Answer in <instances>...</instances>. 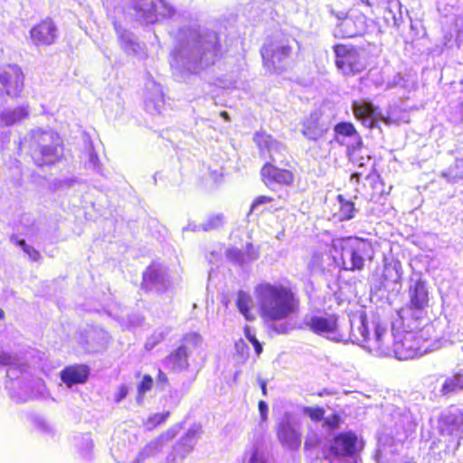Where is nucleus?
I'll return each mask as SVG.
<instances>
[{"label": "nucleus", "mask_w": 463, "mask_h": 463, "mask_svg": "<svg viewBox=\"0 0 463 463\" xmlns=\"http://www.w3.org/2000/svg\"><path fill=\"white\" fill-rule=\"evenodd\" d=\"M258 312L266 323L286 320L300 310V298L289 285L260 282L254 288Z\"/></svg>", "instance_id": "f257e3e1"}, {"label": "nucleus", "mask_w": 463, "mask_h": 463, "mask_svg": "<svg viewBox=\"0 0 463 463\" xmlns=\"http://www.w3.org/2000/svg\"><path fill=\"white\" fill-rule=\"evenodd\" d=\"M373 244L368 239L357 236H345L333 239L330 254L333 262L345 271H361L365 260L372 259Z\"/></svg>", "instance_id": "f03ea898"}, {"label": "nucleus", "mask_w": 463, "mask_h": 463, "mask_svg": "<svg viewBox=\"0 0 463 463\" xmlns=\"http://www.w3.org/2000/svg\"><path fill=\"white\" fill-rule=\"evenodd\" d=\"M364 448V441L352 430L336 433L322 449V458L328 463H347Z\"/></svg>", "instance_id": "7ed1b4c3"}, {"label": "nucleus", "mask_w": 463, "mask_h": 463, "mask_svg": "<svg viewBox=\"0 0 463 463\" xmlns=\"http://www.w3.org/2000/svg\"><path fill=\"white\" fill-rule=\"evenodd\" d=\"M31 156L39 167L49 166L60 162L63 157L64 146L61 137L52 131L38 133Z\"/></svg>", "instance_id": "20e7f679"}, {"label": "nucleus", "mask_w": 463, "mask_h": 463, "mask_svg": "<svg viewBox=\"0 0 463 463\" xmlns=\"http://www.w3.org/2000/svg\"><path fill=\"white\" fill-rule=\"evenodd\" d=\"M430 335L422 328L420 331H407L396 335L392 354L399 360L414 359L430 349Z\"/></svg>", "instance_id": "39448f33"}, {"label": "nucleus", "mask_w": 463, "mask_h": 463, "mask_svg": "<svg viewBox=\"0 0 463 463\" xmlns=\"http://www.w3.org/2000/svg\"><path fill=\"white\" fill-rule=\"evenodd\" d=\"M336 69L346 77L356 76L366 70L367 62L361 48L336 43L332 47Z\"/></svg>", "instance_id": "423d86ee"}, {"label": "nucleus", "mask_w": 463, "mask_h": 463, "mask_svg": "<svg viewBox=\"0 0 463 463\" xmlns=\"http://www.w3.org/2000/svg\"><path fill=\"white\" fill-rule=\"evenodd\" d=\"M291 53L292 47L288 38L272 39L260 49L263 66L269 73L284 71Z\"/></svg>", "instance_id": "0eeeda50"}, {"label": "nucleus", "mask_w": 463, "mask_h": 463, "mask_svg": "<svg viewBox=\"0 0 463 463\" xmlns=\"http://www.w3.org/2000/svg\"><path fill=\"white\" fill-rule=\"evenodd\" d=\"M203 341L202 335L196 332H189L184 334L179 345L171 351L165 358L167 368L173 372H182L189 368L188 357L192 349L201 345Z\"/></svg>", "instance_id": "6e6552de"}, {"label": "nucleus", "mask_w": 463, "mask_h": 463, "mask_svg": "<svg viewBox=\"0 0 463 463\" xmlns=\"http://www.w3.org/2000/svg\"><path fill=\"white\" fill-rule=\"evenodd\" d=\"M25 87V74L16 63L0 65V96L5 95L11 99L23 96Z\"/></svg>", "instance_id": "1a4fd4ad"}, {"label": "nucleus", "mask_w": 463, "mask_h": 463, "mask_svg": "<svg viewBox=\"0 0 463 463\" xmlns=\"http://www.w3.org/2000/svg\"><path fill=\"white\" fill-rule=\"evenodd\" d=\"M363 336L364 347L370 353L384 356L392 354L396 338L393 332L376 326L372 337L365 332L363 333Z\"/></svg>", "instance_id": "9d476101"}, {"label": "nucleus", "mask_w": 463, "mask_h": 463, "mask_svg": "<svg viewBox=\"0 0 463 463\" xmlns=\"http://www.w3.org/2000/svg\"><path fill=\"white\" fill-rule=\"evenodd\" d=\"M260 175L261 182L268 188H271L273 185L289 187L295 183L293 170L279 167L274 164V160H269L261 166Z\"/></svg>", "instance_id": "9b49d317"}, {"label": "nucleus", "mask_w": 463, "mask_h": 463, "mask_svg": "<svg viewBox=\"0 0 463 463\" xmlns=\"http://www.w3.org/2000/svg\"><path fill=\"white\" fill-rule=\"evenodd\" d=\"M366 29V17L352 14L341 18L337 22L333 34L338 39L354 38L363 35Z\"/></svg>", "instance_id": "f8f14e48"}, {"label": "nucleus", "mask_w": 463, "mask_h": 463, "mask_svg": "<svg viewBox=\"0 0 463 463\" xmlns=\"http://www.w3.org/2000/svg\"><path fill=\"white\" fill-rule=\"evenodd\" d=\"M352 111L354 118L360 121L364 127L370 129L373 128L377 123L384 119L379 108L367 100H354L352 102Z\"/></svg>", "instance_id": "ddd939ff"}, {"label": "nucleus", "mask_w": 463, "mask_h": 463, "mask_svg": "<svg viewBox=\"0 0 463 463\" xmlns=\"http://www.w3.org/2000/svg\"><path fill=\"white\" fill-rule=\"evenodd\" d=\"M30 36L37 46H48L55 43L59 36V30L54 21L46 17L32 27Z\"/></svg>", "instance_id": "4468645a"}, {"label": "nucleus", "mask_w": 463, "mask_h": 463, "mask_svg": "<svg viewBox=\"0 0 463 463\" xmlns=\"http://www.w3.org/2000/svg\"><path fill=\"white\" fill-rule=\"evenodd\" d=\"M348 159L353 167H364L363 171H352L351 182L355 180V183L362 178L368 179L371 177L374 171L373 165L371 163V157L358 146H352L347 149Z\"/></svg>", "instance_id": "2eb2a0df"}, {"label": "nucleus", "mask_w": 463, "mask_h": 463, "mask_svg": "<svg viewBox=\"0 0 463 463\" xmlns=\"http://www.w3.org/2000/svg\"><path fill=\"white\" fill-rule=\"evenodd\" d=\"M260 156H268L274 160V154H279L286 151V146L277 140L272 135L266 131H257L252 137Z\"/></svg>", "instance_id": "dca6fc26"}, {"label": "nucleus", "mask_w": 463, "mask_h": 463, "mask_svg": "<svg viewBox=\"0 0 463 463\" xmlns=\"http://www.w3.org/2000/svg\"><path fill=\"white\" fill-rule=\"evenodd\" d=\"M338 318L335 313L314 315L306 322V326L316 335L334 334L338 331Z\"/></svg>", "instance_id": "f3484780"}, {"label": "nucleus", "mask_w": 463, "mask_h": 463, "mask_svg": "<svg viewBox=\"0 0 463 463\" xmlns=\"http://www.w3.org/2000/svg\"><path fill=\"white\" fill-rule=\"evenodd\" d=\"M327 132V127L322 120V113L318 110L310 112L302 121V135L312 141H317Z\"/></svg>", "instance_id": "a211bd4d"}, {"label": "nucleus", "mask_w": 463, "mask_h": 463, "mask_svg": "<svg viewBox=\"0 0 463 463\" xmlns=\"http://www.w3.org/2000/svg\"><path fill=\"white\" fill-rule=\"evenodd\" d=\"M409 308L422 311L429 307L430 294L425 280L419 279L409 286Z\"/></svg>", "instance_id": "6ab92c4d"}, {"label": "nucleus", "mask_w": 463, "mask_h": 463, "mask_svg": "<svg viewBox=\"0 0 463 463\" xmlns=\"http://www.w3.org/2000/svg\"><path fill=\"white\" fill-rule=\"evenodd\" d=\"M276 434L280 444L289 449L297 450L301 445V432L289 420H282L277 426Z\"/></svg>", "instance_id": "aec40b11"}, {"label": "nucleus", "mask_w": 463, "mask_h": 463, "mask_svg": "<svg viewBox=\"0 0 463 463\" xmlns=\"http://www.w3.org/2000/svg\"><path fill=\"white\" fill-rule=\"evenodd\" d=\"M439 423L441 434L451 436L459 433L463 427V411L451 407L439 417Z\"/></svg>", "instance_id": "412c9836"}, {"label": "nucleus", "mask_w": 463, "mask_h": 463, "mask_svg": "<svg viewBox=\"0 0 463 463\" xmlns=\"http://www.w3.org/2000/svg\"><path fill=\"white\" fill-rule=\"evenodd\" d=\"M89 377L90 368L83 364H74L65 366L60 372V378L67 387L85 383Z\"/></svg>", "instance_id": "4be33fe9"}, {"label": "nucleus", "mask_w": 463, "mask_h": 463, "mask_svg": "<svg viewBox=\"0 0 463 463\" xmlns=\"http://www.w3.org/2000/svg\"><path fill=\"white\" fill-rule=\"evenodd\" d=\"M162 286L161 291L166 288L165 281L161 269L156 264H150L142 275L141 288L146 291L151 290L154 286Z\"/></svg>", "instance_id": "5701e85b"}, {"label": "nucleus", "mask_w": 463, "mask_h": 463, "mask_svg": "<svg viewBox=\"0 0 463 463\" xmlns=\"http://www.w3.org/2000/svg\"><path fill=\"white\" fill-rule=\"evenodd\" d=\"M194 447V438L191 436H185L180 439L173 447L172 451L168 455L166 461L167 463H174L177 459L184 458L190 454Z\"/></svg>", "instance_id": "b1692460"}, {"label": "nucleus", "mask_w": 463, "mask_h": 463, "mask_svg": "<svg viewBox=\"0 0 463 463\" xmlns=\"http://www.w3.org/2000/svg\"><path fill=\"white\" fill-rule=\"evenodd\" d=\"M27 117L28 110L24 106L5 110L0 114V128L11 127L25 119Z\"/></svg>", "instance_id": "393cba45"}, {"label": "nucleus", "mask_w": 463, "mask_h": 463, "mask_svg": "<svg viewBox=\"0 0 463 463\" xmlns=\"http://www.w3.org/2000/svg\"><path fill=\"white\" fill-rule=\"evenodd\" d=\"M159 1L160 0H134L133 8L143 18L154 21L157 14V4Z\"/></svg>", "instance_id": "a878e982"}, {"label": "nucleus", "mask_w": 463, "mask_h": 463, "mask_svg": "<svg viewBox=\"0 0 463 463\" xmlns=\"http://www.w3.org/2000/svg\"><path fill=\"white\" fill-rule=\"evenodd\" d=\"M372 187V191L368 193L370 200L375 201L383 195H387L391 192V186L386 185L381 179L380 175L375 172L367 179Z\"/></svg>", "instance_id": "bb28decb"}, {"label": "nucleus", "mask_w": 463, "mask_h": 463, "mask_svg": "<svg viewBox=\"0 0 463 463\" xmlns=\"http://www.w3.org/2000/svg\"><path fill=\"white\" fill-rule=\"evenodd\" d=\"M337 199L339 202V208L338 211L334 213V217L339 222H345L353 219L356 213L354 203L344 199L342 195H338Z\"/></svg>", "instance_id": "cd10ccee"}, {"label": "nucleus", "mask_w": 463, "mask_h": 463, "mask_svg": "<svg viewBox=\"0 0 463 463\" xmlns=\"http://www.w3.org/2000/svg\"><path fill=\"white\" fill-rule=\"evenodd\" d=\"M449 183H456L463 179V156L457 157L441 174Z\"/></svg>", "instance_id": "c85d7f7f"}, {"label": "nucleus", "mask_w": 463, "mask_h": 463, "mask_svg": "<svg viewBox=\"0 0 463 463\" xmlns=\"http://www.w3.org/2000/svg\"><path fill=\"white\" fill-rule=\"evenodd\" d=\"M463 390V374L455 373L453 375L447 377L441 386L440 392L442 395H449L450 393Z\"/></svg>", "instance_id": "c756f323"}, {"label": "nucleus", "mask_w": 463, "mask_h": 463, "mask_svg": "<svg viewBox=\"0 0 463 463\" xmlns=\"http://www.w3.org/2000/svg\"><path fill=\"white\" fill-rule=\"evenodd\" d=\"M252 299L250 296L244 292L239 291L237 299H236V307L238 310L243 315L246 320H253L254 316L250 313Z\"/></svg>", "instance_id": "7c9ffc66"}, {"label": "nucleus", "mask_w": 463, "mask_h": 463, "mask_svg": "<svg viewBox=\"0 0 463 463\" xmlns=\"http://www.w3.org/2000/svg\"><path fill=\"white\" fill-rule=\"evenodd\" d=\"M334 132L341 137H354L357 135L356 128L352 122L342 121L335 125Z\"/></svg>", "instance_id": "2f4dec72"}, {"label": "nucleus", "mask_w": 463, "mask_h": 463, "mask_svg": "<svg viewBox=\"0 0 463 463\" xmlns=\"http://www.w3.org/2000/svg\"><path fill=\"white\" fill-rule=\"evenodd\" d=\"M224 222V216L222 213L211 215L204 221L201 227L204 232H209L213 230H217L222 226Z\"/></svg>", "instance_id": "473e14b6"}, {"label": "nucleus", "mask_w": 463, "mask_h": 463, "mask_svg": "<svg viewBox=\"0 0 463 463\" xmlns=\"http://www.w3.org/2000/svg\"><path fill=\"white\" fill-rule=\"evenodd\" d=\"M154 385V380L150 374H145L142 377V380L137 384V398L143 399L146 392H149Z\"/></svg>", "instance_id": "72a5a7b5"}, {"label": "nucleus", "mask_w": 463, "mask_h": 463, "mask_svg": "<svg viewBox=\"0 0 463 463\" xmlns=\"http://www.w3.org/2000/svg\"><path fill=\"white\" fill-rule=\"evenodd\" d=\"M304 413L309 417L312 421H320L324 420L326 411L320 406H308L303 410Z\"/></svg>", "instance_id": "f704fd0d"}, {"label": "nucleus", "mask_w": 463, "mask_h": 463, "mask_svg": "<svg viewBox=\"0 0 463 463\" xmlns=\"http://www.w3.org/2000/svg\"><path fill=\"white\" fill-rule=\"evenodd\" d=\"M168 417V411L163 413H155L148 417L146 424L149 429H153L165 422Z\"/></svg>", "instance_id": "c9c22d12"}, {"label": "nucleus", "mask_w": 463, "mask_h": 463, "mask_svg": "<svg viewBox=\"0 0 463 463\" xmlns=\"http://www.w3.org/2000/svg\"><path fill=\"white\" fill-rule=\"evenodd\" d=\"M321 443V439L319 438V436L317 435V433L316 432H311V433H308L306 439H305V442H304V450H309V449H315L317 447H318Z\"/></svg>", "instance_id": "e433bc0d"}, {"label": "nucleus", "mask_w": 463, "mask_h": 463, "mask_svg": "<svg viewBox=\"0 0 463 463\" xmlns=\"http://www.w3.org/2000/svg\"><path fill=\"white\" fill-rule=\"evenodd\" d=\"M341 421V417L337 413H333L324 419L323 426L330 430H336L339 428Z\"/></svg>", "instance_id": "4c0bfd02"}, {"label": "nucleus", "mask_w": 463, "mask_h": 463, "mask_svg": "<svg viewBox=\"0 0 463 463\" xmlns=\"http://www.w3.org/2000/svg\"><path fill=\"white\" fill-rule=\"evenodd\" d=\"M244 334L247 339L252 344L255 353L258 355L262 353V345L256 336L250 333V329L248 326L244 327Z\"/></svg>", "instance_id": "58836bf2"}, {"label": "nucleus", "mask_w": 463, "mask_h": 463, "mask_svg": "<svg viewBox=\"0 0 463 463\" xmlns=\"http://www.w3.org/2000/svg\"><path fill=\"white\" fill-rule=\"evenodd\" d=\"M248 463H267L263 453L258 449H252L249 453Z\"/></svg>", "instance_id": "ea45409f"}, {"label": "nucleus", "mask_w": 463, "mask_h": 463, "mask_svg": "<svg viewBox=\"0 0 463 463\" xmlns=\"http://www.w3.org/2000/svg\"><path fill=\"white\" fill-rule=\"evenodd\" d=\"M274 201V198L268 195H258L256 196L250 204V213H251L259 205L263 203H271Z\"/></svg>", "instance_id": "a19ab883"}, {"label": "nucleus", "mask_w": 463, "mask_h": 463, "mask_svg": "<svg viewBox=\"0 0 463 463\" xmlns=\"http://www.w3.org/2000/svg\"><path fill=\"white\" fill-rule=\"evenodd\" d=\"M128 394V387L126 384L119 385L117 393L115 394V402H120Z\"/></svg>", "instance_id": "79ce46f5"}, {"label": "nucleus", "mask_w": 463, "mask_h": 463, "mask_svg": "<svg viewBox=\"0 0 463 463\" xmlns=\"http://www.w3.org/2000/svg\"><path fill=\"white\" fill-rule=\"evenodd\" d=\"M24 251L28 255L32 261H37L41 259L40 251L30 245L26 247Z\"/></svg>", "instance_id": "37998d69"}, {"label": "nucleus", "mask_w": 463, "mask_h": 463, "mask_svg": "<svg viewBox=\"0 0 463 463\" xmlns=\"http://www.w3.org/2000/svg\"><path fill=\"white\" fill-rule=\"evenodd\" d=\"M258 408H259V411H260V419L262 421H265L267 420L268 419V405L267 403L264 402V401H260L258 402Z\"/></svg>", "instance_id": "c03bdc74"}, {"label": "nucleus", "mask_w": 463, "mask_h": 463, "mask_svg": "<svg viewBox=\"0 0 463 463\" xmlns=\"http://www.w3.org/2000/svg\"><path fill=\"white\" fill-rule=\"evenodd\" d=\"M229 258L235 261V262H239V263H242L244 259H243V253L241 251V250H230L229 251Z\"/></svg>", "instance_id": "a18cd8bd"}, {"label": "nucleus", "mask_w": 463, "mask_h": 463, "mask_svg": "<svg viewBox=\"0 0 463 463\" xmlns=\"http://www.w3.org/2000/svg\"><path fill=\"white\" fill-rule=\"evenodd\" d=\"M12 363L13 359L9 353L0 352V365H9Z\"/></svg>", "instance_id": "49530a36"}, {"label": "nucleus", "mask_w": 463, "mask_h": 463, "mask_svg": "<svg viewBox=\"0 0 463 463\" xmlns=\"http://www.w3.org/2000/svg\"><path fill=\"white\" fill-rule=\"evenodd\" d=\"M259 383H260V386L261 389L262 395L266 396L267 395V381L264 379H260V380H259Z\"/></svg>", "instance_id": "de8ad7c7"}, {"label": "nucleus", "mask_w": 463, "mask_h": 463, "mask_svg": "<svg viewBox=\"0 0 463 463\" xmlns=\"http://www.w3.org/2000/svg\"><path fill=\"white\" fill-rule=\"evenodd\" d=\"M157 380L163 383H166L168 382L167 376L161 370L158 371Z\"/></svg>", "instance_id": "09e8293b"}, {"label": "nucleus", "mask_w": 463, "mask_h": 463, "mask_svg": "<svg viewBox=\"0 0 463 463\" xmlns=\"http://www.w3.org/2000/svg\"><path fill=\"white\" fill-rule=\"evenodd\" d=\"M174 432L172 431H166L165 433H163L159 436L158 439H172L174 438Z\"/></svg>", "instance_id": "8fccbe9b"}, {"label": "nucleus", "mask_w": 463, "mask_h": 463, "mask_svg": "<svg viewBox=\"0 0 463 463\" xmlns=\"http://www.w3.org/2000/svg\"><path fill=\"white\" fill-rule=\"evenodd\" d=\"M16 244L18 246H20L23 249V250H24L25 248L29 246V245L26 244L24 240H17L16 241Z\"/></svg>", "instance_id": "3c124183"}, {"label": "nucleus", "mask_w": 463, "mask_h": 463, "mask_svg": "<svg viewBox=\"0 0 463 463\" xmlns=\"http://www.w3.org/2000/svg\"><path fill=\"white\" fill-rule=\"evenodd\" d=\"M331 393H332V392H330V391H328L326 389H324L323 391L317 392V395L321 397V396H323L325 394H331Z\"/></svg>", "instance_id": "603ef678"}, {"label": "nucleus", "mask_w": 463, "mask_h": 463, "mask_svg": "<svg viewBox=\"0 0 463 463\" xmlns=\"http://www.w3.org/2000/svg\"><path fill=\"white\" fill-rule=\"evenodd\" d=\"M221 116H222L224 119H226V120H229V118H230L229 114H228V112H226V111H222V112H221Z\"/></svg>", "instance_id": "864d4df0"}, {"label": "nucleus", "mask_w": 463, "mask_h": 463, "mask_svg": "<svg viewBox=\"0 0 463 463\" xmlns=\"http://www.w3.org/2000/svg\"><path fill=\"white\" fill-rule=\"evenodd\" d=\"M5 316V311L0 308V319H4Z\"/></svg>", "instance_id": "5fc2aeb1"}, {"label": "nucleus", "mask_w": 463, "mask_h": 463, "mask_svg": "<svg viewBox=\"0 0 463 463\" xmlns=\"http://www.w3.org/2000/svg\"><path fill=\"white\" fill-rule=\"evenodd\" d=\"M366 5L371 6L372 4L369 0H362Z\"/></svg>", "instance_id": "6e6d98bb"}, {"label": "nucleus", "mask_w": 463, "mask_h": 463, "mask_svg": "<svg viewBox=\"0 0 463 463\" xmlns=\"http://www.w3.org/2000/svg\"><path fill=\"white\" fill-rule=\"evenodd\" d=\"M364 167H354L352 171H363Z\"/></svg>", "instance_id": "4d7b16f0"}, {"label": "nucleus", "mask_w": 463, "mask_h": 463, "mask_svg": "<svg viewBox=\"0 0 463 463\" xmlns=\"http://www.w3.org/2000/svg\"><path fill=\"white\" fill-rule=\"evenodd\" d=\"M215 38L217 39V41H219V37H218L217 33L215 34Z\"/></svg>", "instance_id": "13d9d810"}, {"label": "nucleus", "mask_w": 463, "mask_h": 463, "mask_svg": "<svg viewBox=\"0 0 463 463\" xmlns=\"http://www.w3.org/2000/svg\"><path fill=\"white\" fill-rule=\"evenodd\" d=\"M462 352H463V345H462Z\"/></svg>", "instance_id": "bf43d9fd"}]
</instances>
